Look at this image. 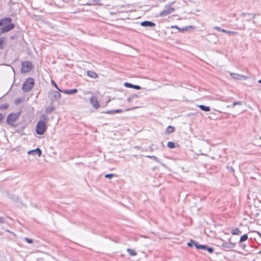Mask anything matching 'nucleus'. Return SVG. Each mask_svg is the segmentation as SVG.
Listing matches in <instances>:
<instances>
[{
    "mask_svg": "<svg viewBox=\"0 0 261 261\" xmlns=\"http://www.w3.org/2000/svg\"><path fill=\"white\" fill-rule=\"evenodd\" d=\"M48 96L51 103H53L58 100L61 98V95L59 91L51 90L49 92Z\"/></svg>",
    "mask_w": 261,
    "mask_h": 261,
    "instance_id": "obj_5",
    "label": "nucleus"
},
{
    "mask_svg": "<svg viewBox=\"0 0 261 261\" xmlns=\"http://www.w3.org/2000/svg\"><path fill=\"white\" fill-rule=\"evenodd\" d=\"M222 247L226 250H230L236 247V243L230 242V239L228 240V242L224 241L222 243Z\"/></svg>",
    "mask_w": 261,
    "mask_h": 261,
    "instance_id": "obj_7",
    "label": "nucleus"
},
{
    "mask_svg": "<svg viewBox=\"0 0 261 261\" xmlns=\"http://www.w3.org/2000/svg\"><path fill=\"white\" fill-rule=\"evenodd\" d=\"M24 240H25L28 243H29L30 244H31L33 242V240L29 239L28 238H27V237L24 238Z\"/></svg>",
    "mask_w": 261,
    "mask_h": 261,
    "instance_id": "obj_37",
    "label": "nucleus"
},
{
    "mask_svg": "<svg viewBox=\"0 0 261 261\" xmlns=\"http://www.w3.org/2000/svg\"><path fill=\"white\" fill-rule=\"evenodd\" d=\"M11 27H2L0 28V35L2 34L7 33L10 31V29H11Z\"/></svg>",
    "mask_w": 261,
    "mask_h": 261,
    "instance_id": "obj_17",
    "label": "nucleus"
},
{
    "mask_svg": "<svg viewBox=\"0 0 261 261\" xmlns=\"http://www.w3.org/2000/svg\"><path fill=\"white\" fill-rule=\"evenodd\" d=\"M127 251L128 252V253L132 256H135L137 255V252L134 250L128 248L127 249Z\"/></svg>",
    "mask_w": 261,
    "mask_h": 261,
    "instance_id": "obj_24",
    "label": "nucleus"
},
{
    "mask_svg": "<svg viewBox=\"0 0 261 261\" xmlns=\"http://www.w3.org/2000/svg\"><path fill=\"white\" fill-rule=\"evenodd\" d=\"M90 103H91V105L94 108L98 109L99 108L100 106H99L98 101L97 100V98L96 96H91L90 99Z\"/></svg>",
    "mask_w": 261,
    "mask_h": 261,
    "instance_id": "obj_9",
    "label": "nucleus"
},
{
    "mask_svg": "<svg viewBox=\"0 0 261 261\" xmlns=\"http://www.w3.org/2000/svg\"><path fill=\"white\" fill-rule=\"evenodd\" d=\"M147 158H149L150 159H152L154 160L155 161L159 163H160L163 166H164V164L160 162L159 159L156 158L155 156L154 155H147L146 156Z\"/></svg>",
    "mask_w": 261,
    "mask_h": 261,
    "instance_id": "obj_16",
    "label": "nucleus"
},
{
    "mask_svg": "<svg viewBox=\"0 0 261 261\" xmlns=\"http://www.w3.org/2000/svg\"><path fill=\"white\" fill-rule=\"evenodd\" d=\"M34 85V80L33 78L28 79L23 84L22 90L24 92H28L33 88Z\"/></svg>",
    "mask_w": 261,
    "mask_h": 261,
    "instance_id": "obj_1",
    "label": "nucleus"
},
{
    "mask_svg": "<svg viewBox=\"0 0 261 261\" xmlns=\"http://www.w3.org/2000/svg\"><path fill=\"white\" fill-rule=\"evenodd\" d=\"M28 154H33L35 155L36 154L38 155V156H40L42 154V151L39 148H37L35 149H33L32 150H30L28 152Z\"/></svg>",
    "mask_w": 261,
    "mask_h": 261,
    "instance_id": "obj_10",
    "label": "nucleus"
},
{
    "mask_svg": "<svg viewBox=\"0 0 261 261\" xmlns=\"http://www.w3.org/2000/svg\"><path fill=\"white\" fill-rule=\"evenodd\" d=\"M106 113H107V114H114V110L108 111L106 112Z\"/></svg>",
    "mask_w": 261,
    "mask_h": 261,
    "instance_id": "obj_43",
    "label": "nucleus"
},
{
    "mask_svg": "<svg viewBox=\"0 0 261 261\" xmlns=\"http://www.w3.org/2000/svg\"><path fill=\"white\" fill-rule=\"evenodd\" d=\"M133 100V98L132 96H130L129 97L127 98V100L128 101V102H130L131 101H132Z\"/></svg>",
    "mask_w": 261,
    "mask_h": 261,
    "instance_id": "obj_46",
    "label": "nucleus"
},
{
    "mask_svg": "<svg viewBox=\"0 0 261 261\" xmlns=\"http://www.w3.org/2000/svg\"><path fill=\"white\" fill-rule=\"evenodd\" d=\"M232 107V105H231V106H229H229H227V108H230V107Z\"/></svg>",
    "mask_w": 261,
    "mask_h": 261,
    "instance_id": "obj_52",
    "label": "nucleus"
},
{
    "mask_svg": "<svg viewBox=\"0 0 261 261\" xmlns=\"http://www.w3.org/2000/svg\"><path fill=\"white\" fill-rule=\"evenodd\" d=\"M259 139H261V137H260L259 138Z\"/></svg>",
    "mask_w": 261,
    "mask_h": 261,
    "instance_id": "obj_55",
    "label": "nucleus"
},
{
    "mask_svg": "<svg viewBox=\"0 0 261 261\" xmlns=\"http://www.w3.org/2000/svg\"><path fill=\"white\" fill-rule=\"evenodd\" d=\"M21 72L27 73L31 70L32 68V64L29 61H23L21 63Z\"/></svg>",
    "mask_w": 261,
    "mask_h": 261,
    "instance_id": "obj_6",
    "label": "nucleus"
},
{
    "mask_svg": "<svg viewBox=\"0 0 261 261\" xmlns=\"http://www.w3.org/2000/svg\"><path fill=\"white\" fill-rule=\"evenodd\" d=\"M11 27L10 31L13 30L15 27V25L12 23V19L10 17H6L0 20V27Z\"/></svg>",
    "mask_w": 261,
    "mask_h": 261,
    "instance_id": "obj_3",
    "label": "nucleus"
},
{
    "mask_svg": "<svg viewBox=\"0 0 261 261\" xmlns=\"http://www.w3.org/2000/svg\"><path fill=\"white\" fill-rule=\"evenodd\" d=\"M40 119L41 120V121H45V120L48 119V117L45 115L42 114L40 116Z\"/></svg>",
    "mask_w": 261,
    "mask_h": 261,
    "instance_id": "obj_29",
    "label": "nucleus"
},
{
    "mask_svg": "<svg viewBox=\"0 0 261 261\" xmlns=\"http://www.w3.org/2000/svg\"><path fill=\"white\" fill-rule=\"evenodd\" d=\"M174 11H175L174 8H173L172 7L166 6L165 9L164 10H163L162 11H161L159 13V15L160 17L165 16L168 14L172 13Z\"/></svg>",
    "mask_w": 261,
    "mask_h": 261,
    "instance_id": "obj_8",
    "label": "nucleus"
},
{
    "mask_svg": "<svg viewBox=\"0 0 261 261\" xmlns=\"http://www.w3.org/2000/svg\"><path fill=\"white\" fill-rule=\"evenodd\" d=\"M5 39L4 37L0 38V49L3 48V45L5 41Z\"/></svg>",
    "mask_w": 261,
    "mask_h": 261,
    "instance_id": "obj_28",
    "label": "nucleus"
},
{
    "mask_svg": "<svg viewBox=\"0 0 261 261\" xmlns=\"http://www.w3.org/2000/svg\"><path fill=\"white\" fill-rule=\"evenodd\" d=\"M198 107L203 111L208 112L210 111V108L202 105L198 106Z\"/></svg>",
    "mask_w": 261,
    "mask_h": 261,
    "instance_id": "obj_18",
    "label": "nucleus"
},
{
    "mask_svg": "<svg viewBox=\"0 0 261 261\" xmlns=\"http://www.w3.org/2000/svg\"><path fill=\"white\" fill-rule=\"evenodd\" d=\"M9 107V105L5 103L4 105H2L0 106V109L3 110V109H7Z\"/></svg>",
    "mask_w": 261,
    "mask_h": 261,
    "instance_id": "obj_30",
    "label": "nucleus"
},
{
    "mask_svg": "<svg viewBox=\"0 0 261 261\" xmlns=\"http://www.w3.org/2000/svg\"><path fill=\"white\" fill-rule=\"evenodd\" d=\"M123 112V110L122 109H117L114 110V113H120Z\"/></svg>",
    "mask_w": 261,
    "mask_h": 261,
    "instance_id": "obj_41",
    "label": "nucleus"
},
{
    "mask_svg": "<svg viewBox=\"0 0 261 261\" xmlns=\"http://www.w3.org/2000/svg\"><path fill=\"white\" fill-rule=\"evenodd\" d=\"M55 110V107L54 106H50L47 107L45 109V112L47 114L51 113Z\"/></svg>",
    "mask_w": 261,
    "mask_h": 261,
    "instance_id": "obj_22",
    "label": "nucleus"
},
{
    "mask_svg": "<svg viewBox=\"0 0 261 261\" xmlns=\"http://www.w3.org/2000/svg\"><path fill=\"white\" fill-rule=\"evenodd\" d=\"M241 16L242 17H244L246 18V20L250 21L252 19H253L255 17V15L251 13H242L241 14Z\"/></svg>",
    "mask_w": 261,
    "mask_h": 261,
    "instance_id": "obj_13",
    "label": "nucleus"
},
{
    "mask_svg": "<svg viewBox=\"0 0 261 261\" xmlns=\"http://www.w3.org/2000/svg\"><path fill=\"white\" fill-rule=\"evenodd\" d=\"M51 83L53 84V85H54L55 86V87L59 91H60V90H61L58 86H57V85L56 84V83L54 81H51Z\"/></svg>",
    "mask_w": 261,
    "mask_h": 261,
    "instance_id": "obj_36",
    "label": "nucleus"
},
{
    "mask_svg": "<svg viewBox=\"0 0 261 261\" xmlns=\"http://www.w3.org/2000/svg\"><path fill=\"white\" fill-rule=\"evenodd\" d=\"M206 250L209 253H212L214 252V249L212 247H210L207 246Z\"/></svg>",
    "mask_w": 261,
    "mask_h": 261,
    "instance_id": "obj_31",
    "label": "nucleus"
},
{
    "mask_svg": "<svg viewBox=\"0 0 261 261\" xmlns=\"http://www.w3.org/2000/svg\"><path fill=\"white\" fill-rule=\"evenodd\" d=\"M258 253L261 254V250L258 252Z\"/></svg>",
    "mask_w": 261,
    "mask_h": 261,
    "instance_id": "obj_54",
    "label": "nucleus"
},
{
    "mask_svg": "<svg viewBox=\"0 0 261 261\" xmlns=\"http://www.w3.org/2000/svg\"><path fill=\"white\" fill-rule=\"evenodd\" d=\"M231 232L233 235H237V234H241V231L240 230V229L238 228H235L231 230Z\"/></svg>",
    "mask_w": 261,
    "mask_h": 261,
    "instance_id": "obj_21",
    "label": "nucleus"
},
{
    "mask_svg": "<svg viewBox=\"0 0 261 261\" xmlns=\"http://www.w3.org/2000/svg\"><path fill=\"white\" fill-rule=\"evenodd\" d=\"M230 75L232 77V78H233L234 79H237V80H241L242 79H246L245 76H244V75H242L238 74H236V73H230Z\"/></svg>",
    "mask_w": 261,
    "mask_h": 261,
    "instance_id": "obj_15",
    "label": "nucleus"
},
{
    "mask_svg": "<svg viewBox=\"0 0 261 261\" xmlns=\"http://www.w3.org/2000/svg\"><path fill=\"white\" fill-rule=\"evenodd\" d=\"M248 237L247 234H245L243 235L240 239V243H242V242H243L246 241L248 239Z\"/></svg>",
    "mask_w": 261,
    "mask_h": 261,
    "instance_id": "obj_23",
    "label": "nucleus"
},
{
    "mask_svg": "<svg viewBox=\"0 0 261 261\" xmlns=\"http://www.w3.org/2000/svg\"><path fill=\"white\" fill-rule=\"evenodd\" d=\"M133 98V99H136V98H137L138 97V95H136V94H133V95L131 96Z\"/></svg>",
    "mask_w": 261,
    "mask_h": 261,
    "instance_id": "obj_45",
    "label": "nucleus"
},
{
    "mask_svg": "<svg viewBox=\"0 0 261 261\" xmlns=\"http://www.w3.org/2000/svg\"><path fill=\"white\" fill-rule=\"evenodd\" d=\"M114 176V174L113 173L107 174L105 175V177L107 178H112Z\"/></svg>",
    "mask_w": 261,
    "mask_h": 261,
    "instance_id": "obj_32",
    "label": "nucleus"
},
{
    "mask_svg": "<svg viewBox=\"0 0 261 261\" xmlns=\"http://www.w3.org/2000/svg\"><path fill=\"white\" fill-rule=\"evenodd\" d=\"M47 128L46 123L44 121H39L36 127V133L38 135H43Z\"/></svg>",
    "mask_w": 261,
    "mask_h": 261,
    "instance_id": "obj_2",
    "label": "nucleus"
},
{
    "mask_svg": "<svg viewBox=\"0 0 261 261\" xmlns=\"http://www.w3.org/2000/svg\"><path fill=\"white\" fill-rule=\"evenodd\" d=\"M20 116V113H11L8 115L7 122L8 124L13 126L14 123L17 120Z\"/></svg>",
    "mask_w": 261,
    "mask_h": 261,
    "instance_id": "obj_4",
    "label": "nucleus"
},
{
    "mask_svg": "<svg viewBox=\"0 0 261 261\" xmlns=\"http://www.w3.org/2000/svg\"><path fill=\"white\" fill-rule=\"evenodd\" d=\"M6 222L5 219L3 217H0V223H5Z\"/></svg>",
    "mask_w": 261,
    "mask_h": 261,
    "instance_id": "obj_39",
    "label": "nucleus"
},
{
    "mask_svg": "<svg viewBox=\"0 0 261 261\" xmlns=\"http://www.w3.org/2000/svg\"><path fill=\"white\" fill-rule=\"evenodd\" d=\"M242 105V102H241V101H234L232 104V107L233 108L236 105H240H240Z\"/></svg>",
    "mask_w": 261,
    "mask_h": 261,
    "instance_id": "obj_33",
    "label": "nucleus"
},
{
    "mask_svg": "<svg viewBox=\"0 0 261 261\" xmlns=\"http://www.w3.org/2000/svg\"><path fill=\"white\" fill-rule=\"evenodd\" d=\"M240 246H241L242 248L244 249V248L246 247V245H245V244H241L240 245Z\"/></svg>",
    "mask_w": 261,
    "mask_h": 261,
    "instance_id": "obj_48",
    "label": "nucleus"
},
{
    "mask_svg": "<svg viewBox=\"0 0 261 261\" xmlns=\"http://www.w3.org/2000/svg\"><path fill=\"white\" fill-rule=\"evenodd\" d=\"M174 131H175V128L171 126H168L166 130V132L167 134L173 133Z\"/></svg>",
    "mask_w": 261,
    "mask_h": 261,
    "instance_id": "obj_20",
    "label": "nucleus"
},
{
    "mask_svg": "<svg viewBox=\"0 0 261 261\" xmlns=\"http://www.w3.org/2000/svg\"><path fill=\"white\" fill-rule=\"evenodd\" d=\"M60 92H61L66 94L72 95L76 93L77 92V90L76 89H73L71 90H60Z\"/></svg>",
    "mask_w": 261,
    "mask_h": 261,
    "instance_id": "obj_14",
    "label": "nucleus"
},
{
    "mask_svg": "<svg viewBox=\"0 0 261 261\" xmlns=\"http://www.w3.org/2000/svg\"><path fill=\"white\" fill-rule=\"evenodd\" d=\"M4 115L2 114V113H0V123L2 121V120L4 119Z\"/></svg>",
    "mask_w": 261,
    "mask_h": 261,
    "instance_id": "obj_40",
    "label": "nucleus"
},
{
    "mask_svg": "<svg viewBox=\"0 0 261 261\" xmlns=\"http://www.w3.org/2000/svg\"><path fill=\"white\" fill-rule=\"evenodd\" d=\"M214 29L219 31V32H222L225 33H226L228 34H235L237 33L236 32L227 31V30L223 29L219 27H214Z\"/></svg>",
    "mask_w": 261,
    "mask_h": 261,
    "instance_id": "obj_12",
    "label": "nucleus"
},
{
    "mask_svg": "<svg viewBox=\"0 0 261 261\" xmlns=\"http://www.w3.org/2000/svg\"><path fill=\"white\" fill-rule=\"evenodd\" d=\"M87 74L89 77L92 78H96L97 76V74L95 72L92 71H88Z\"/></svg>",
    "mask_w": 261,
    "mask_h": 261,
    "instance_id": "obj_19",
    "label": "nucleus"
},
{
    "mask_svg": "<svg viewBox=\"0 0 261 261\" xmlns=\"http://www.w3.org/2000/svg\"><path fill=\"white\" fill-rule=\"evenodd\" d=\"M14 200H15V201H17L18 200V197H16V198H15Z\"/></svg>",
    "mask_w": 261,
    "mask_h": 261,
    "instance_id": "obj_51",
    "label": "nucleus"
},
{
    "mask_svg": "<svg viewBox=\"0 0 261 261\" xmlns=\"http://www.w3.org/2000/svg\"><path fill=\"white\" fill-rule=\"evenodd\" d=\"M171 28H176L177 29H178L179 30H181L182 31H186V30H188V28L187 27H185V28H184L182 29H179L177 26H172Z\"/></svg>",
    "mask_w": 261,
    "mask_h": 261,
    "instance_id": "obj_35",
    "label": "nucleus"
},
{
    "mask_svg": "<svg viewBox=\"0 0 261 261\" xmlns=\"http://www.w3.org/2000/svg\"><path fill=\"white\" fill-rule=\"evenodd\" d=\"M135 148H137V149H142V148H141V147H139V146H136V147H135Z\"/></svg>",
    "mask_w": 261,
    "mask_h": 261,
    "instance_id": "obj_50",
    "label": "nucleus"
},
{
    "mask_svg": "<svg viewBox=\"0 0 261 261\" xmlns=\"http://www.w3.org/2000/svg\"><path fill=\"white\" fill-rule=\"evenodd\" d=\"M194 240H191L189 242L187 243V245L189 247H192L194 245Z\"/></svg>",
    "mask_w": 261,
    "mask_h": 261,
    "instance_id": "obj_34",
    "label": "nucleus"
},
{
    "mask_svg": "<svg viewBox=\"0 0 261 261\" xmlns=\"http://www.w3.org/2000/svg\"><path fill=\"white\" fill-rule=\"evenodd\" d=\"M167 145L169 148H174L175 147V144L172 142H168Z\"/></svg>",
    "mask_w": 261,
    "mask_h": 261,
    "instance_id": "obj_26",
    "label": "nucleus"
},
{
    "mask_svg": "<svg viewBox=\"0 0 261 261\" xmlns=\"http://www.w3.org/2000/svg\"><path fill=\"white\" fill-rule=\"evenodd\" d=\"M20 101H21V100H20V99H16L15 100V103H16V104H18V103H19L20 102Z\"/></svg>",
    "mask_w": 261,
    "mask_h": 261,
    "instance_id": "obj_47",
    "label": "nucleus"
},
{
    "mask_svg": "<svg viewBox=\"0 0 261 261\" xmlns=\"http://www.w3.org/2000/svg\"><path fill=\"white\" fill-rule=\"evenodd\" d=\"M133 88L136 90H140L142 88L140 86L134 85Z\"/></svg>",
    "mask_w": 261,
    "mask_h": 261,
    "instance_id": "obj_38",
    "label": "nucleus"
},
{
    "mask_svg": "<svg viewBox=\"0 0 261 261\" xmlns=\"http://www.w3.org/2000/svg\"><path fill=\"white\" fill-rule=\"evenodd\" d=\"M258 83L261 84V79L258 81Z\"/></svg>",
    "mask_w": 261,
    "mask_h": 261,
    "instance_id": "obj_53",
    "label": "nucleus"
},
{
    "mask_svg": "<svg viewBox=\"0 0 261 261\" xmlns=\"http://www.w3.org/2000/svg\"><path fill=\"white\" fill-rule=\"evenodd\" d=\"M201 244H199L198 242L196 241H194V246L198 249H200V248H202L204 247L203 246H201Z\"/></svg>",
    "mask_w": 261,
    "mask_h": 261,
    "instance_id": "obj_25",
    "label": "nucleus"
},
{
    "mask_svg": "<svg viewBox=\"0 0 261 261\" xmlns=\"http://www.w3.org/2000/svg\"><path fill=\"white\" fill-rule=\"evenodd\" d=\"M201 246H203L204 247L202 248H200V249H202V250H206V247H207V246L206 245H201Z\"/></svg>",
    "mask_w": 261,
    "mask_h": 261,
    "instance_id": "obj_44",
    "label": "nucleus"
},
{
    "mask_svg": "<svg viewBox=\"0 0 261 261\" xmlns=\"http://www.w3.org/2000/svg\"><path fill=\"white\" fill-rule=\"evenodd\" d=\"M134 85H133L131 83L126 82L124 84V86L126 88H133Z\"/></svg>",
    "mask_w": 261,
    "mask_h": 261,
    "instance_id": "obj_27",
    "label": "nucleus"
},
{
    "mask_svg": "<svg viewBox=\"0 0 261 261\" xmlns=\"http://www.w3.org/2000/svg\"><path fill=\"white\" fill-rule=\"evenodd\" d=\"M227 168L229 170H230L232 172H234V170L233 168L231 166H227Z\"/></svg>",
    "mask_w": 261,
    "mask_h": 261,
    "instance_id": "obj_42",
    "label": "nucleus"
},
{
    "mask_svg": "<svg viewBox=\"0 0 261 261\" xmlns=\"http://www.w3.org/2000/svg\"><path fill=\"white\" fill-rule=\"evenodd\" d=\"M89 5L88 3H82L81 4V5L82 6H85V5Z\"/></svg>",
    "mask_w": 261,
    "mask_h": 261,
    "instance_id": "obj_49",
    "label": "nucleus"
},
{
    "mask_svg": "<svg viewBox=\"0 0 261 261\" xmlns=\"http://www.w3.org/2000/svg\"><path fill=\"white\" fill-rule=\"evenodd\" d=\"M141 25L144 27H154L155 26V24L150 21H144L141 22L140 23Z\"/></svg>",
    "mask_w": 261,
    "mask_h": 261,
    "instance_id": "obj_11",
    "label": "nucleus"
}]
</instances>
